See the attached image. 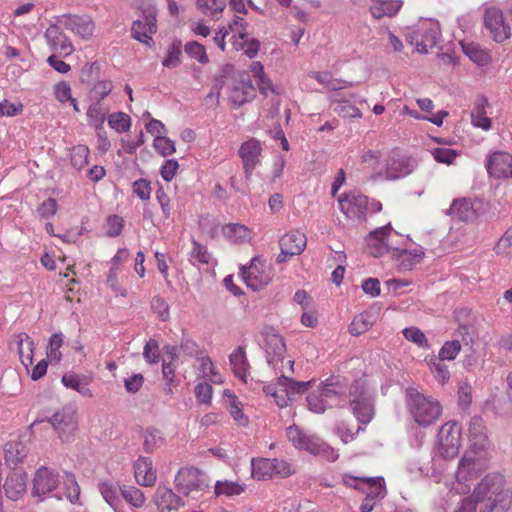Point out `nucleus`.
<instances>
[{
	"instance_id": "nucleus-1",
	"label": "nucleus",
	"mask_w": 512,
	"mask_h": 512,
	"mask_svg": "<svg viewBox=\"0 0 512 512\" xmlns=\"http://www.w3.org/2000/svg\"><path fill=\"white\" fill-rule=\"evenodd\" d=\"M405 406L413 421L423 428L435 424L442 415L440 402L415 388L406 389Z\"/></svg>"
},
{
	"instance_id": "nucleus-2",
	"label": "nucleus",
	"mask_w": 512,
	"mask_h": 512,
	"mask_svg": "<svg viewBox=\"0 0 512 512\" xmlns=\"http://www.w3.org/2000/svg\"><path fill=\"white\" fill-rule=\"evenodd\" d=\"M343 394L342 385L332 378L327 379L307 395V407L313 413L322 414L326 409L341 404Z\"/></svg>"
},
{
	"instance_id": "nucleus-3",
	"label": "nucleus",
	"mask_w": 512,
	"mask_h": 512,
	"mask_svg": "<svg viewBox=\"0 0 512 512\" xmlns=\"http://www.w3.org/2000/svg\"><path fill=\"white\" fill-rule=\"evenodd\" d=\"M406 41L415 46L416 52L427 54L438 43L441 37L439 22L435 19H421L413 27L407 29Z\"/></svg>"
},
{
	"instance_id": "nucleus-4",
	"label": "nucleus",
	"mask_w": 512,
	"mask_h": 512,
	"mask_svg": "<svg viewBox=\"0 0 512 512\" xmlns=\"http://www.w3.org/2000/svg\"><path fill=\"white\" fill-rule=\"evenodd\" d=\"M416 166L414 158L393 150L387 156L383 167L371 174V180L395 181L411 174Z\"/></svg>"
},
{
	"instance_id": "nucleus-5",
	"label": "nucleus",
	"mask_w": 512,
	"mask_h": 512,
	"mask_svg": "<svg viewBox=\"0 0 512 512\" xmlns=\"http://www.w3.org/2000/svg\"><path fill=\"white\" fill-rule=\"evenodd\" d=\"M288 440L299 450H306L314 455H322L328 461L338 459L337 452L316 435L303 432L298 426L291 425L286 430Z\"/></svg>"
},
{
	"instance_id": "nucleus-6",
	"label": "nucleus",
	"mask_w": 512,
	"mask_h": 512,
	"mask_svg": "<svg viewBox=\"0 0 512 512\" xmlns=\"http://www.w3.org/2000/svg\"><path fill=\"white\" fill-rule=\"evenodd\" d=\"M175 484L180 493L193 499L201 497L210 487L206 474L195 467L181 468L175 477Z\"/></svg>"
},
{
	"instance_id": "nucleus-7",
	"label": "nucleus",
	"mask_w": 512,
	"mask_h": 512,
	"mask_svg": "<svg viewBox=\"0 0 512 512\" xmlns=\"http://www.w3.org/2000/svg\"><path fill=\"white\" fill-rule=\"evenodd\" d=\"M462 428L456 421L443 424L437 435V449L443 458H455L461 448Z\"/></svg>"
},
{
	"instance_id": "nucleus-8",
	"label": "nucleus",
	"mask_w": 512,
	"mask_h": 512,
	"mask_svg": "<svg viewBox=\"0 0 512 512\" xmlns=\"http://www.w3.org/2000/svg\"><path fill=\"white\" fill-rule=\"evenodd\" d=\"M505 479L499 473L486 475L475 487L472 496L478 502L499 500L504 495L512 496V492L505 487Z\"/></svg>"
},
{
	"instance_id": "nucleus-9",
	"label": "nucleus",
	"mask_w": 512,
	"mask_h": 512,
	"mask_svg": "<svg viewBox=\"0 0 512 512\" xmlns=\"http://www.w3.org/2000/svg\"><path fill=\"white\" fill-rule=\"evenodd\" d=\"M486 468L485 459L474 451H469L459 461L456 479L463 487L457 488L460 492L470 489L468 482L477 478Z\"/></svg>"
},
{
	"instance_id": "nucleus-10",
	"label": "nucleus",
	"mask_w": 512,
	"mask_h": 512,
	"mask_svg": "<svg viewBox=\"0 0 512 512\" xmlns=\"http://www.w3.org/2000/svg\"><path fill=\"white\" fill-rule=\"evenodd\" d=\"M350 407L361 424H368L374 417V403L371 395L359 384L350 390Z\"/></svg>"
},
{
	"instance_id": "nucleus-11",
	"label": "nucleus",
	"mask_w": 512,
	"mask_h": 512,
	"mask_svg": "<svg viewBox=\"0 0 512 512\" xmlns=\"http://www.w3.org/2000/svg\"><path fill=\"white\" fill-rule=\"evenodd\" d=\"M241 276L246 285L254 291L260 290L271 281V275L260 257L252 258L249 266H243Z\"/></svg>"
},
{
	"instance_id": "nucleus-12",
	"label": "nucleus",
	"mask_w": 512,
	"mask_h": 512,
	"mask_svg": "<svg viewBox=\"0 0 512 512\" xmlns=\"http://www.w3.org/2000/svg\"><path fill=\"white\" fill-rule=\"evenodd\" d=\"M49 422L57 431L62 441H70L77 430L76 409L73 406H65L55 412Z\"/></svg>"
},
{
	"instance_id": "nucleus-13",
	"label": "nucleus",
	"mask_w": 512,
	"mask_h": 512,
	"mask_svg": "<svg viewBox=\"0 0 512 512\" xmlns=\"http://www.w3.org/2000/svg\"><path fill=\"white\" fill-rule=\"evenodd\" d=\"M484 25L490 36L498 43L511 36V27L504 19L503 13L496 7H487L484 12Z\"/></svg>"
},
{
	"instance_id": "nucleus-14",
	"label": "nucleus",
	"mask_w": 512,
	"mask_h": 512,
	"mask_svg": "<svg viewBox=\"0 0 512 512\" xmlns=\"http://www.w3.org/2000/svg\"><path fill=\"white\" fill-rule=\"evenodd\" d=\"M339 208L347 218L362 221L368 211L369 199L354 192L343 193L339 199Z\"/></svg>"
},
{
	"instance_id": "nucleus-15",
	"label": "nucleus",
	"mask_w": 512,
	"mask_h": 512,
	"mask_svg": "<svg viewBox=\"0 0 512 512\" xmlns=\"http://www.w3.org/2000/svg\"><path fill=\"white\" fill-rule=\"evenodd\" d=\"M262 151V144L256 138H250L240 145L238 155L241 158L247 179L251 177L256 166L260 163Z\"/></svg>"
},
{
	"instance_id": "nucleus-16",
	"label": "nucleus",
	"mask_w": 512,
	"mask_h": 512,
	"mask_svg": "<svg viewBox=\"0 0 512 512\" xmlns=\"http://www.w3.org/2000/svg\"><path fill=\"white\" fill-rule=\"evenodd\" d=\"M156 22V12L154 9L144 11L141 18L132 24V37L144 44L150 45L153 41L152 36L157 31Z\"/></svg>"
},
{
	"instance_id": "nucleus-17",
	"label": "nucleus",
	"mask_w": 512,
	"mask_h": 512,
	"mask_svg": "<svg viewBox=\"0 0 512 512\" xmlns=\"http://www.w3.org/2000/svg\"><path fill=\"white\" fill-rule=\"evenodd\" d=\"M59 485V475L48 467H40L33 478L32 496L43 499Z\"/></svg>"
},
{
	"instance_id": "nucleus-18",
	"label": "nucleus",
	"mask_w": 512,
	"mask_h": 512,
	"mask_svg": "<svg viewBox=\"0 0 512 512\" xmlns=\"http://www.w3.org/2000/svg\"><path fill=\"white\" fill-rule=\"evenodd\" d=\"M306 236L299 232L293 231L283 235L279 241L280 254L276 258L277 263H283L287 257L301 254L306 247Z\"/></svg>"
},
{
	"instance_id": "nucleus-19",
	"label": "nucleus",
	"mask_w": 512,
	"mask_h": 512,
	"mask_svg": "<svg viewBox=\"0 0 512 512\" xmlns=\"http://www.w3.org/2000/svg\"><path fill=\"white\" fill-rule=\"evenodd\" d=\"M486 169L489 176L497 179L512 177V155L505 151H495L487 157Z\"/></svg>"
},
{
	"instance_id": "nucleus-20",
	"label": "nucleus",
	"mask_w": 512,
	"mask_h": 512,
	"mask_svg": "<svg viewBox=\"0 0 512 512\" xmlns=\"http://www.w3.org/2000/svg\"><path fill=\"white\" fill-rule=\"evenodd\" d=\"M390 233L391 227L389 224L384 227L377 228L369 233L366 238V242L370 249V253L373 256L379 257L390 251V249L393 250L390 242Z\"/></svg>"
},
{
	"instance_id": "nucleus-21",
	"label": "nucleus",
	"mask_w": 512,
	"mask_h": 512,
	"mask_svg": "<svg viewBox=\"0 0 512 512\" xmlns=\"http://www.w3.org/2000/svg\"><path fill=\"white\" fill-rule=\"evenodd\" d=\"M58 22L66 29L81 36L83 39H89L94 34L95 24L88 17L77 15L62 16Z\"/></svg>"
},
{
	"instance_id": "nucleus-22",
	"label": "nucleus",
	"mask_w": 512,
	"mask_h": 512,
	"mask_svg": "<svg viewBox=\"0 0 512 512\" xmlns=\"http://www.w3.org/2000/svg\"><path fill=\"white\" fill-rule=\"evenodd\" d=\"M45 39L54 52L70 55L74 51L72 43L58 25L53 24L46 29Z\"/></svg>"
},
{
	"instance_id": "nucleus-23",
	"label": "nucleus",
	"mask_w": 512,
	"mask_h": 512,
	"mask_svg": "<svg viewBox=\"0 0 512 512\" xmlns=\"http://www.w3.org/2000/svg\"><path fill=\"white\" fill-rule=\"evenodd\" d=\"M134 476L136 482L144 487H151L155 484L157 475L153 468L152 459L140 456L134 463Z\"/></svg>"
},
{
	"instance_id": "nucleus-24",
	"label": "nucleus",
	"mask_w": 512,
	"mask_h": 512,
	"mask_svg": "<svg viewBox=\"0 0 512 512\" xmlns=\"http://www.w3.org/2000/svg\"><path fill=\"white\" fill-rule=\"evenodd\" d=\"M424 257V252L421 249H399L393 248L394 264L400 271H409L419 264Z\"/></svg>"
},
{
	"instance_id": "nucleus-25",
	"label": "nucleus",
	"mask_w": 512,
	"mask_h": 512,
	"mask_svg": "<svg viewBox=\"0 0 512 512\" xmlns=\"http://www.w3.org/2000/svg\"><path fill=\"white\" fill-rule=\"evenodd\" d=\"M256 95V89L252 82L242 79L233 84L230 89L229 99L234 106L240 107L244 103L252 100Z\"/></svg>"
},
{
	"instance_id": "nucleus-26",
	"label": "nucleus",
	"mask_w": 512,
	"mask_h": 512,
	"mask_svg": "<svg viewBox=\"0 0 512 512\" xmlns=\"http://www.w3.org/2000/svg\"><path fill=\"white\" fill-rule=\"evenodd\" d=\"M403 6L402 0H370L369 11L373 18L395 17Z\"/></svg>"
},
{
	"instance_id": "nucleus-27",
	"label": "nucleus",
	"mask_w": 512,
	"mask_h": 512,
	"mask_svg": "<svg viewBox=\"0 0 512 512\" xmlns=\"http://www.w3.org/2000/svg\"><path fill=\"white\" fill-rule=\"evenodd\" d=\"M355 489L362 491L366 497L373 500L382 499L386 495L385 481L383 477L361 478L360 484Z\"/></svg>"
},
{
	"instance_id": "nucleus-28",
	"label": "nucleus",
	"mask_w": 512,
	"mask_h": 512,
	"mask_svg": "<svg viewBox=\"0 0 512 512\" xmlns=\"http://www.w3.org/2000/svg\"><path fill=\"white\" fill-rule=\"evenodd\" d=\"M230 366L234 375L242 382H247L249 374V362L246 357L245 348L238 346L229 356Z\"/></svg>"
},
{
	"instance_id": "nucleus-29",
	"label": "nucleus",
	"mask_w": 512,
	"mask_h": 512,
	"mask_svg": "<svg viewBox=\"0 0 512 512\" xmlns=\"http://www.w3.org/2000/svg\"><path fill=\"white\" fill-rule=\"evenodd\" d=\"M155 503L161 512H170L181 505V499L170 488L159 486L155 492Z\"/></svg>"
},
{
	"instance_id": "nucleus-30",
	"label": "nucleus",
	"mask_w": 512,
	"mask_h": 512,
	"mask_svg": "<svg viewBox=\"0 0 512 512\" xmlns=\"http://www.w3.org/2000/svg\"><path fill=\"white\" fill-rule=\"evenodd\" d=\"M3 487L9 499L18 500L26 491V474L21 472L11 473Z\"/></svg>"
},
{
	"instance_id": "nucleus-31",
	"label": "nucleus",
	"mask_w": 512,
	"mask_h": 512,
	"mask_svg": "<svg viewBox=\"0 0 512 512\" xmlns=\"http://www.w3.org/2000/svg\"><path fill=\"white\" fill-rule=\"evenodd\" d=\"M449 215L464 222L473 221L477 218L472 201L466 198L454 200L449 208Z\"/></svg>"
},
{
	"instance_id": "nucleus-32",
	"label": "nucleus",
	"mask_w": 512,
	"mask_h": 512,
	"mask_svg": "<svg viewBox=\"0 0 512 512\" xmlns=\"http://www.w3.org/2000/svg\"><path fill=\"white\" fill-rule=\"evenodd\" d=\"M469 441L477 450H483L488 445V437L482 418L473 417L469 423Z\"/></svg>"
},
{
	"instance_id": "nucleus-33",
	"label": "nucleus",
	"mask_w": 512,
	"mask_h": 512,
	"mask_svg": "<svg viewBox=\"0 0 512 512\" xmlns=\"http://www.w3.org/2000/svg\"><path fill=\"white\" fill-rule=\"evenodd\" d=\"M27 445L21 441H10L4 447L5 461L9 466L16 467L24 461L28 455Z\"/></svg>"
},
{
	"instance_id": "nucleus-34",
	"label": "nucleus",
	"mask_w": 512,
	"mask_h": 512,
	"mask_svg": "<svg viewBox=\"0 0 512 512\" xmlns=\"http://www.w3.org/2000/svg\"><path fill=\"white\" fill-rule=\"evenodd\" d=\"M265 351L268 364H273L278 360L282 361L286 352V345L283 338L277 334L267 336L265 342Z\"/></svg>"
},
{
	"instance_id": "nucleus-35",
	"label": "nucleus",
	"mask_w": 512,
	"mask_h": 512,
	"mask_svg": "<svg viewBox=\"0 0 512 512\" xmlns=\"http://www.w3.org/2000/svg\"><path fill=\"white\" fill-rule=\"evenodd\" d=\"M263 391L266 395L273 397L280 408L287 407L291 402L287 386L282 385L281 376L277 378L275 383L264 385Z\"/></svg>"
},
{
	"instance_id": "nucleus-36",
	"label": "nucleus",
	"mask_w": 512,
	"mask_h": 512,
	"mask_svg": "<svg viewBox=\"0 0 512 512\" xmlns=\"http://www.w3.org/2000/svg\"><path fill=\"white\" fill-rule=\"evenodd\" d=\"M16 339L20 361L28 370L33 363L34 342L27 333L17 334Z\"/></svg>"
},
{
	"instance_id": "nucleus-37",
	"label": "nucleus",
	"mask_w": 512,
	"mask_h": 512,
	"mask_svg": "<svg viewBox=\"0 0 512 512\" xmlns=\"http://www.w3.org/2000/svg\"><path fill=\"white\" fill-rule=\"evenodd\" d=\"M224 236L232 243L239 244L250 241L251 231L245 225L239 223H229L223 226Z\"/></svg>"
},
{
	"instance_id": "nucleus-38",
	"label": "nucleus",
	"mask_w": 512,
	"mask_h": 512,
	"mask_svg": "<svg viewBox=\"0 0 512 512\" xmlns=\"http://www.w3.org/2000/svg\"><path fill=\"white\" fill-rule=\"evenodd\" d=\"M62 383L65 387L77 391L84 397H93L91 389L88 387L89 379L84 375L79 374H65L62 377Z\"/></svg>"
},
{
	"instance_id": "nucleus-39",
	"label": "nucleus",
	"mask_w": 512,
	"mask_h": 512,
	"mask_svg": "<svg viewBox=\"0 0 512 512\" xmlns=\"http://www.w3.org/2000/svg\"><path fill=\"white\" fill-rule=\"evenodd\" d=\"M462 50L465 55L478 66H486L490 63L491 57L487 50L476 43H462Z\"/></svg>"
},
{
	"instance_id": "nucleus-40",
	"label": "nucleus",
	"mask_w": 512,
	"mask_h": 512,
	"mask_svg": "<svg viewBox=\"0 0 512 512\" xmlns=\"http://www.w3.org/2000/svg\"><path fill=\"white\" fill-rule=\"evenodd\" d=\"M199 363L198 376L211 381L216 384L223 382L222 376L216 370L212 360L208 356H201L197 358Z\"/></svg>"
},
{
	"instance_id": "nucleus-41",
	"label": "nucleus",
	"mask_w": 512,
	"mask_h": 512,
	"mask_svg": "<svg viewBox=\"0 0 512 512\" xmlns=\"http://www.w3.org/2000/svg\"><path fill=\"white\" fill-rule=\"evenodd\" d=\"M273 461L272 459L260 458L253 459L251 462L252 467V477L257 480H265L271 479L275 477V470H273Z\"/></svg>"
},
{
	"instance_id": "nucleus-42",
	"label": "nucleus",
	"mask_w": 512,
	"mask_h": 512,
	"mask_svg": "<svg viewBox=\"0 0 512 512\" xmlns=\"http://www.w3.org/2000/svg\"><path fill=\"white\" fill-rule=\"evenodd\" d=\"M375 321L376 316L374 313L367 311L360 313L359 315L355 316L351 322L349 326V332L354 336L361 335L367 332L373 326Z\"/></svg>"
},
{
	"instance_id": "nucleus-43",
	"label": "nucleus",
	"mask_w": 512,
	"mask_h": 512,
	"mask_svg": "<svg viewBox=\"0 0 512 512\" xmlns=\"http://www.w3.org/2000/svg\"><path fill=\"white\" fill-rule=\"evenodd\" d=\"M143 448L147 453H152L162 447L165 439L160 430L154 427H148L142 432Z\"/></svg>"
},
{
	"instance_id": "nucleus-44",
	"label": "nucleus",
	"mask_w": 512,
	"mask_h": 512,
	"mask_svg": "<svg viewBox=\"0 0 512 512\" xmlns=\"http://www.w3.org/2000/svg\"><path fill=\"white\" fill-rule=\"evenodd\" d=\"M488 105L486 98H481L477 101L471 111L472 124L475 127L489 130L491 128V119L487 117L486 106Z\"/></svg>"
},
{
	"instance_id": "nucleus-45",
	"label": "nucleus",
	"mask_w": 512,
	"mask_h": 512,
	"mask_svg": "<svg viewBox=\"0 0 512 512\" xmlns=\"http://www.w3.org/2000/svg\"><path fill=\"white\" fill-rule=\"evenodd\" d=\"M122 497L134 508H141L145 505L146 497L142 490L135 486H126L120 488Z\"/></svg>"
},
{
	"instance_id": "nucleus-46",
	"label": "nucleus",
	"mask_w": 512,
	"mask_h": 512,
	"mask_svg": "<svg viewBox=\"0 0 512 512\" xmlns=\"http://www.w3.org/2000/svg\"><path fill=\"white\" fill-rule=\"evenodd\" d=\"M224 395L228 398L229 412L233 419L239 425L245 426L248 423V417L243 413L241 402L229 390H226Z\"/></svg>"
},
{
	"instance_id": "nucleus-47",
	"label": "nucleus",
	"mask_w": 512,
	"mask_h": 512,
	"mask_svg": "<svg viewBox=\"0 0 512 512\" xmlns=\"http://www.w3.org/2000/svg\"><path fill=\"white\" fill-rule=\"evenodd\" d=\"M98 490L107 504L111 508L116 509L120 502L117 487L109 481H102L98 484Z\"/></svg>"
},
{
	"instance_id": "nucleus-48",
	"label": "nucleus",
	"mask_w": 512,
	"mask_h": 512,
	"mask_svg": "<svg viewBox=\"0 0 512 512\" xmlns=\"http://www.w3.org/2000/svg\"><path fill=\"white\" fill-rule=\"evenodd\" d=\"M244 491V486L233 481H217L214 487V493L217 496L225 495L227 497L240 495Z\"/></svg>"
},
{
	"instance_id": "nucleus-49",
	"label": "nucleus",
	"mask_w": 512,
	"mask_h": 512,
	"mask_svg": "<svg viewBox=\"0 0 512 512\" xmlns=\"http://www.w3.org/2000/svg\"><path fill=\"white\" fill-rule=\"evenodd\" d=\"M64 343V336L62 333H54L49 339L47 346V357L51 362L59 363L62 358L60 351L61 346Z\"/></svg>"
},
{
	"instance_id": "nucleus-50",
	"label": "nucleus",
	"mask_w": 512,
	"mask_h": 512,
	"mask_svg": "<svg viewBox=\"0 0 512 512\" xmlns=\"http://www.w3.org/2000/svg\"><path fill=\"white\" fill-rule=\"evenodd\" d=\"M310 76L331 90H340L347 87L346 81L334 79L329 72H312Z\"/></svg>"
},
{
	"instance_id": "nucleus-51",
	"label": "nucleus",
	"mask_w": 512,
	"mask_h": 512,
	"mask_svg": "<svg viewBox=\"0 0 512 512\" xmlns=\"http://www.w3.org/2000/svg\"><path fill=\"white\" fill-rule=\"evenodd\" d=\"M109 126L118 133L129 131L131 127V118L123 112L112 113L108 117Z\"/></svg>"
},
{
	"instance_id": "nucleus-52",
	"label": "nucleus",
	"mask_w": 512,
	"mask_h": 512,
	"mask_svg": "<svg viewBox=\"0 0 512 512\" xmlns=\"http://www.w3.org/2000/svg\"><path fill=\"white\" fill-rule=\"evenodd\" d=\"M89 149L84 145H77L71 149V164L77 170L83 169L88 164Z\"/></svg>"
},
{
	"instance_id": "nucleus-53",
	"label": "nucleus",
	"mask_w": 512,
	"mask_h": 512,
	"mask_svg": "<svg viewBox=\"0 0 512 512\" xmlns=\"http://www.w3.org/2000/svg\"><path fill=\"white\" fill-rule=\"evenodd\" d=\"M106 112L107 110L102 107L101 103L93 101L87 110L89 124L96 128L102 126L105 121Z\"/></svg>"
},
{
	"instance_id": "nucleus-54",
	"label": "nucleus",
	"mask_w": 512,
	"mask_h": 512,
	"mask_svg": "<svg viewBox=\"0 0 512 512\" xmlns=\"http://www.w3.org/2000/svg\"><path fill=\"white\" fill-rule=\"evenodd\" d=\"M113 87V83L110 80L96 82L90 92L91 100L101 103L111 93Z\"/></svg>"
},
{
	"instance_id": "nucleus-55",
	"label": "nucleus",
	"mask_w": 512,
	"mask_h": 512,
	"mask_svg": "<svg viewBox=\"0 0 512 512\" xmlns=\"http://www.w3.org/2000/svg\"><path fill=\"white\" fill-rule=\"evenodd\" d=\"M197 6L202 13L214 16L223 12L226 0H197Z\"/></svg>"
},
{
	"instance_id": "nucleus-56",
	"label": "nucleus",
	"mask_w": 512,
	"mask_h": 512,
	"mask_svg": "<svg viewBox=\"0 0 512 512\" xmlns=\"http://www.w3.org/2000/svg\"><path fill=\"white\" fill-rule=\"evenodd\" d=\"M282 385H286L291 401L296 395H300L307 391L312 381H295L287 376H281Z\"/></svg>"
},
{
	"instance_id": "nucleus-57",
	"label": "nucleus",
	"mask_w": 512,
	"mask_h": 512,
	"mask_svg": "<svg viewBox=\"0 0 512 512\" xmlns=\"http://www.w3.org/2000/svg\"><path fill=\"white\" fill-rule=\"evenodd\" d=\"M184 51L189 57L197 60L201 64H206L209 61L205 47L196 41L187 42L184 46Z\"/></svg>"
},
{
	"instance_id": "nucleus-58",
	"label": "nucleus",
	"mask_w": 512,
	"mask_h": 512,
	"mask_svg": "<svg viewBox=\"0 0 512 512\" xmlns=\"http://www.w3.org/2000/svg\"><path fill=\"white\" fill-rule=\"evenodd\" d=\"M181 55V43L173 42L167 50V56L163 59L162 65L167 68L179 66L181 63Z\"/></svg>"
},
{
	"instance_id": "nucleus-59",
	"label": "nucleus",
	"mask_w": 512,
	"mask_h": 512,
	"mask_svg": "<svg viewBox=\"0 0 512 512\" xmlns=\"http://www.w3.org/2000/svg\"><path fill=\"white\" fill-rule=\"evenodd\" d=\"M64 491L66 498L71 503H76L80 497V486L78 485L73 474H66L64 479Z\"/></svg>"
},
{
	"instance_id": "nucleus-60",
	"label": "nucleus",
	"mask_w": 512,
	"mask_h": 512,
	"mask_svg": "<svg viewBox=\"0 0 512 512\" xmlns=\"http://www.w3.org/2000/svg\"><path fill=\"white\" fill-rule=\"evenodd\" d=\"M336 106L334 111L341 117L348 118H360L361 112L354 105L349 104V101L346 99H338L335 101Z\"/></svg>"
},
{
	"instance_id": "nucleus-61",
	"label": "nucleus",
	"mask_w": 512,
	"mask_h": 512,
	"mask_svg": "<svg viewBox=\"0 0 512 512\" xmlns=\"http://www.w3.org/2000/svg\"><path fill=\"white\" fill-rule=\"evenodd\" d=\"M404 337L421 348H429L425 334L417 327H409L403 330Z\"/></svg>"
},
{
	"instance_id": "nucleus-62",
	"label": "nucleus",
	"mask_w": 512,
	"mask_h": 512,
	"mask_svg": "<svg viewBox=\"0 0 512 512\" xmlns=\"http://www.w3.org/2000/svg\"><path fill=\"white\" fill-rule=\"evenodd\" d=\"M155 150L162 156H170L175 153V143L166 136H156L153 142Z\"/></svg>"
},
{
	"instance_id": "nucleus-63",
	"label": "nucleus",
	"mask_w": 512,
	"mask_h": 512,
	"mask_svg": "<svg viewBox=\"0 0 512 512\" xmlns=\"http://www.w3.org/2000/svg\"><path fill=\"white\" fill-rule=\"evenodd\" d=\"M512 504V496L504 495L499 500L486 503L480 512H507Z\"/></svg>"
},
{
	"instance_id": "nucleus-64",
	"label": "nucleus",
	"mask_w": 512,
	"mask_h": 512,
	"mask_svg": "<svg viewBox=\"0 0 512 512\" xmlns=\"http://www.w3.org/2000/svg\"><path fill=\"white\" fill-rule=\"evenodd\" d=\"M106 234L109 237H116L121 234L124 227V220L118 215H110L106 219Z\"/></svg>"
}]
</instances>
